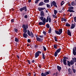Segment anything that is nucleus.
Segmentation results:
<instances>
[{
	"label": "nucleus",
	"instance_id": "1",
	"mask_svg": "<svg viewBox=\"0 0 76 76\" xmlns=\"http://www.w3.org/2000/svg\"><path fill=\"white\" fill-rule=\"evenodd\" d=\"M46 21V19H45V18H44L42 20L43 23L42 22H40L39 23V25H45Z\"/></svg>",
	"mask_w": 76,
	"mask_h": 76
},
{
	"label": "nucleus",
	"instance_id": "2",
	"mask_svg": "<svg viewBox=\"0 0 76 76\" xmlns=\"http://www.w3.org/2000/svg\"><path fill=\"white\" fill-rule=\"evenodd\" d=\"M27 34H28L29 36H30L32 38H33L34 37L33 33H32V32H30L28 30H27Z\"/></svg>",
	"mask_w": 76,
	"mask_h": 76
},
{
	"label": "nucleus",
	"instance_id": "3",
	"mask_svg": "<svg viewBox=\"0 0 76 76\" xmlns=\"http://www.w3.org/2000/svg\"><path fill=\"white\" fill-rule=\"evenodd\" d=\"M55 33L57 34L58 35H61V34L62 33V29H60L58 31H55Z\"/></svg>",
	"mask_w": 76,
	"mask_h": 76
},
{
	"label": "nucleus",
	"instance_id": "4",
	"mask_svg": "<svg viewBox=\"0 0 76 76\" xmlns=\"http://www.w3.org/2000/svg\"><path fill=\"white\" fill-rule=\"evenodd\" d=\"M25 10V12H26L27 11V9H26V7H24L23 8H21L20 9V12H22L23 10Z\"/></svg>",
	"mask_w": 76,
	"mask_h": 76
},
{
	"label": "nucleus",
	"instance_id": "5",
	"mask_svg": "<svg viewBox=\"0 0 76 76\" xmlns=\"http://www.w3.org/2000/svg\"><path fill=\"white\" fill-rule=\"evenodd\" d=\"M22 28L23 29H27L28 28V26L27 25L23 24V25Z\"/></svg>",
	"mask_w": 76,
	"mask_h": 76
},
{
	"label": "nucleus",
	"instance_id": "6",
	"mask_svg": "<svg viewBox=\"0 0 76 76\" xmlns=\"http://www.w3.org/2000/svg\"><path fill=\"white\" fill-rule=\"evenodd\" d=\"M73 53L74 56L76 55V47L73 49Z\"/></svg>",
	"mask_w": 76,
	"mask_h": 76
},
{
	"label": "nucleus",
	"instance_id": "7",
	"mask_svg": "<svg viewBox=\"0 0 76 76\" xmlns=\"http://www.w3.org/2000/svg\"><path fill=\"white\" fill-rule=\"evenodd\" d=\"M36 39L37 41H42L43 40V39H41L39 37H37V36H36Z\"/></svg>",
	"mask_w": 76,
	"mask_h": 76
},
{
	"label": "nucleus",
	"instance_id": "8",
	"mask_svg": "<svg viewBox=\"0 0 76 76\" xmlns=\"http://www.w3.org/2000/svg\"><path fill=\"white\" fill-rule=\"evenodd\" d=\"M38 10L40 12H41V10H43L44 9H45V8H41V7H39L38 8Z\"/></svg>",
	"mask_w": 76,
	"mask_h": 76
},
{
	"label": "nucleus",
	"instance_id": "9",
	"mask_svg": "<svg viewBox=\"0 0 76 76\" xmlns=\"http://www.w3.org/2000/svg\"><path fill=\"white\" fill-rule=\"evenodd\" d=\"M66 61H67V60L65 59H63V63L65 65H67V63L66 62Z\"/></svg>",
	"mask_w": 76,
	"mask_h": 76
},
{
	"label": "nucleus",
	"instance_id": "10",
	"mask_svg": "<svg viewBox=\"0 0 76 76\" xmlns=\"http://www.w3.org/2000/svg\"><path fill=\"white\" fill-rule=\"evenodd\" d=\"M23 37H24V38H27V37H28V34H26V33H24L23 34Z\"/></svg>",
	"mask_w": 76,
	"mask_h": 76
},
{
	"label": "nucleus",
	"instance_id": "11",
	"mask_svg": "<svg viewBox=\"0 0 76 76\" xmlns=\"http://www.w3.org/2000/svg\"><path fill=\"white\" fill-rule=\"evenodd\" d=\"M67 34L69 36H72V35L71 34V32L69 30H68L67 31Z\"/></svg>",
	"mask_w": 76,
	"mask_h": 76
},
{
	"label": "nucleus",
	"instance_id": "12",
	"mask_svg": "<svg viewBox=\"0 0 76 76\" xmlns=\"http://www.w3.org/2000/svg\"><path fill=\"white\" fill-rule=\"evenodd\" d=\"M52 4L53 5V6H54L56 7H57V6L56 5V2L55 1H53L52 2Z\"/></svg>",
	"mask_w": 76,
	"mask_h": 76
},
{
	"label": "nucleus",
	"instance_id": "13",
	"mask_svg": "<svg viewBox=\"0 0 76 76\" xmlns=\"http://www.w3.org/2000/svg\"><path fill=\"white\" fill-rule=\"evenodd\" d=\"M75 25L73 24H72L71 27V29H73V28H75Z\"/></svg>",
	"mask_w": 76,
	"mask_h": 76
},
{
	"label": "nucleus",
	"instance_id": "14",
	"mask_svg": "<svg viewBox=\"0 0 76 76\" xmlns=\"http://www.w3.org/2000/svg\"><path fill=\"white\" fill-rule=\"evenodd\" d=\"M39 55V53H38L37 52H36L35 54V58H37V57H38Z\"/></svg>",
	"mask_w": 76,
	"mask_h": 76
},
{
	"label": "nucleus",
	"instance_id": "15",
	"mask_svg": "<svg viewBox=\"0 0 76 76\" xmlns=\"http://www.w3.org/2000/svg\"><path fill=\"white\" fill-rule=\"evenodd\" d=\"M44 4V3L42 2H41L40 3H39V6H43Z\"/></svg>",
	"mask_w": 76,
	"mask_h": 76
},
{
	"label": "nucleus",
	"instance_id": "16",
	"mask_svg": "<svg viewBox=\"0 0 76 76\" xmlns=\"http://www.w3.org/2000/svg\"><path fill=\"white\" fill-rule=\"evenodd\" d=\"M57 68L58 71H60V70H61V67L59 66H57Z\"/></svg>",
	"mask_w": 76,
	"mask_h": 76
},
{
	"label": "nucleus",
	"instance_id": "17",
	"mask_svg": "<svg viewBox=\"0 0 76 76\" xmlns=\"http://www.w3.org/2000/svg\"><path fill=\"white\" fill-rule=\"evenodd\" d=\"M41 16H44V11H42L40 12Z\"/></svg>",
	"mask_w": 76,
	"mask_h": 76
},
{
	"label": "nucleus",
	"instance_id": "18",
	"mask_svg": "<svg viewBox=\"0 0 76 76\" xmlns=\"http://www.w3.org/2000/svg\"><path fill=\"white\" fill-rule=\"evenodd\" d=\"M67 63L68 66H70V65H71L70 61V62L69 61H67Z\"/></svg>",
	"mask_w": 76,
	"mask_h": 76
},
{
	"label": "nucleus",
	"instance_id": "19",
	"mask_svg": "<svg viewBox=\"0 0 76 76\" xmlns=\"http://www.w3.org/2000/svg\"><path fill=\"white\" fill-rule=\"evenodd\" d=\"M61 51V48H60L56 50V53H58L59 52H60Z\"/></svg>",
	"mask_w": 76,
	"mask_h": 76
},
{
	"label": "nucleus",
	"instance_id": "20",
	"mask_svg": "<svg viewBox=\"0 0 76 76\" xmlns=\"http://www.w3.org/2000/svg\"><path fill=\"white\" fill-rule=\"evenodd\" d=\"M58 13V11L56 10H54V14L55 15H56V14Z\"/></svg>",
	"mask_w": 76,
	"mask_h": 76
},
{
	"label": "nucleus",
	"instance_id": "21",
	"mask_svg": "<svg viewBox=\"0 0 76 76\" xmlns=\"http://www.w3.org/2000/svg\"><path fill=\"white\" fill-rule=\"evenodd\" d=\"M63 21H64V22H66V19L64 18H62L61 19V21L63 22Z\"/></svg>",
	"mask_w": 76,
	"mask_h": 76
},
{
	"label": "nucleus",
	"instance_id": "22",
	"mask_svg": "<svg viewBox=\"0 0 76 76\" xmlns=\"http://www.w3.org/2000/svg\"><path fill=\"white\" fill-rule=\"evenodd\" d=\"M51 27H50V29L48 31V33H49V34H50L51 32Z\"/></svg>",
	"mask_w": 76,
	"mask_h": 76
},
{
	"label": "nucleus",
	"instance_id": "23",
	"mask_svg": "<svg viewBox=\"0 0 76 76\" xmlns=\"http://www.w3.org/2000/svg\"><path fill=\"white\" fill-rule=\"evenodd\" d=\"M27 29H23V32H24V33H26L27 32Z\"/></svg>",
	"mask_w": 76,
	"mask_h": 76
},
{
	"label": "nucleus",
	"instance_id": "24",
	"mask_svg": "<svg viewBox=\"0 0 76 76\" xmlns=\"http://www.w3.org/2000/svg\"><path fill=\"white\" fill-rule=\"evenodd\" d=\"M39 18L40 20H41L42 21L43 20V19H44V17H43V16H42L41 17Z\"/></svg>",
	"mask_w": 76,
	"mask_h": 76
},
{
	"label": "nucleus",
	"instance_id": "25",
	"mask_svg": "<svg viewBox=\"0 0 76 76\" xmlns=\"http://www.w3.org/2000/svg\"><path fill=\"white\" fill-rule=\"evenodd\" d=\"M58 53L56 52L55 53V54H54V56H55V57H57V55H58Z\"/></svg>",
	"mask_w": 76,
	"mask_h": 76
},
{
	"label": "nucleus",
	"instance_id": "26",
	"mask_svg": "<svg viewBox=\"0 0 76 76\" xmlns=\"http://www.w3.org/2000/svg\"><path fill=\"white\" fill-rule=\"evenodd\" d=\"M70 70H71V69H70L69 68L68 69V71L69 72V74H71V75H72V72H70Z\"/></svg>",
	"mask_w": 76,
	"mask_h": 76
},
{
	"label": "nucleus",
	"instance_id": "27",
	"mask_svg": "<svg viewBox=\"0 0 76 76\" xmlns=\"http://www.w3.org/2000/svg\"><path fill=\"white\" fill-rule=\"evenodd\" d=\"M41 75L42 76H46V74H45V73H42Z\"/></svg>",
	"mask_w": 76,
	"mask_h": 76
},
{
	"label": "nucleus",
	"instance_id": "28",
	"mask_svg": "<svg viewBox=\"0 0 76 76\" xmlns=\"http://www.w3.org/2000/svg\"><path fill=\"white\" fill-rule=\"evenodd\" d=\"M72 60L74 62L76 63V58H72Z\"/></svg>",
	"mask_w": 76,
	"mask_h": 76
},
{
	"label": "nucleus",
	"instance_id": "29",
	"mask_svg": "<svg viewBox=\"0 0 76 76\" xmlns=\"http://www.w3.org/2000/svg\"><path fill=\"white\" fill-rule=\"evenodd\" d=\"M42 58L44 60L45 59V55H44V53H42Z\"/></svg>",
	"mask_w": 76,
	"mask_h": 76
},
{
	"label": "nucleus",
	"instance_id": "30",
	"mask_svg": "<svg viewBox=\"0 0 76 76\" xmlns=\"http://www.w3.org/2000/svg\"><path fill=\"white\" fill-rule=\"evenodd\" d=\"M54 47L55 49H57V45H54Z\"/></svg>",
	"mask_w": 76,
	"mask_h": 76
},
{
	"label": "nucleus",
	"instance_id": "31",
	"mask_svg": "<svg viewBox=\"0 0 76 76\" xmlns=\"http://www.w3.org/2000/svg\"><path fill=\"white\" fill-rule=\"evenodd\" d=\"M70 63H71V65H72L73 64H74V62H73V61L71 60L70 61Z\"/></svg>",
	"mask_w": 76,
	"mask_h": 76
},
{
	"label": "nucleus",
	"instance_id": "32",
	"mask_svg": "<svg viewBox=\"0 0 76 76\" xmlns=\"http://www.w3.org/2000/svg\"><path fill=\"white\" fill-rule=\"evenodd\" d=\"M71 5H72V6H75V2H72L71 3Z\"/></svg>",
	"mask_w": 76,
	"mask_h": 76
},
{
	"label": "nucleus",
	"instance_id": "33",
	"mask_svg": "<svg viewBox=\"0 0 76 76\" xmlns=\"http://www.w3.org/2000/svg\"><path fill=\"white\" fill-rule=\"evenodd\" d=\"M44 1L45 3H48L49 0H44Z\"/></svg>",
	"mask_w": 76,
	"mask_h": 76
},
{
	"label": "nucleus",
	"instance_id": "34",
	"mask_svg": "<svg viewBox=\"0 0 76 76\" xmlns=\"http://www.w3.org/2000/svg\"><path fill=\"white\" fill-rule=\"evenodd\" d=\"M43 50L44 51H46V50H47V49H46V48L44 46H43Z\"/></svg>",
	"mask_w": 76,
	"mask_h": 76
},
{
	"label": "nucleus",
	"instance_id": "35",
	"mask_svg": "<svg viewBox=\"0 0 76 76\" xmlns=\"http://www.w3.org/2000/svg\"><path fill=\"white\" fill-rule=\"evenodd\" d=\"M68 11H69V12H74V11L70 10V9H69L68 10Z\"/></svg>",
	"mask_w": 76,
	"mask_h": 76
},
{
	"label": "nucleus",
	"instance_id": "36",
	"mask_svg": "<svg viewBox=\"0 0 76 76\" xmlns=\"http://www.w3.org/2000/svg\"><path fill=\"white\" fill-rule=\"evenodd\" d=\"M69 9H71L72 10H73V7H69Z\"/></svg>",
	"mask_w": 76,
	"mask_h": 76
},
{
	"label": "nucleus",
	"instance_id": "37",
	"mask_svg": "<svg viewBox=\"0 0 76 76\" xmlns=\"http://www.w3.org/2000/svg\"><path fill=\"white\" fill-rule=\"evenodd\" d=\"M45 74H46V75H49V74H50V72H45Z\"/></svg>",
	"mask_w": 76,
	"mask_h": 76
},
{
	"label": "nucleus",
	"instance_id": "38",
	"mask_svg": "<svg viewBox=\"0 0 76 76\" xmlns=\"http://www.w3.org/2000/svg\"><path fill=\"white\" fill-rule=\"evenodd\" d=\"M39 0H36L35 1V3H36V4H37Z\"/></svg>",
	"mask_w": 76,
	"mask_h": 76
},
{
	"label": "nucleus",
	"instance_id": "39",
	"mask_svg": "<svg viewBox=\"0 0 76 76\" xmlns=\"http://www.w3.org/2000/svg\"><path fill=\"white\" fill-rule=\"evenodd\" d=\"M15 41H16V42H18V41H19V40H18V39L16 38H15Z\"/></svg>",
	"mask_w": 76,
	"mask_h": 76
},
{
	"label": "nucleus",
	"instance_id": "40",
	"mask_svg": "<svg viewBox=\"0 0 76 76\" xmlns=\"http://www.w3.org/2000/svg\"><path fill=\"white\" fill-rule=\"evenodd\" d=\"M66 26H70V25L69 23H67L66 24Z\"/></svg>",
	"mask_w": 76,
	"mask_h": 76
},
{
	"label": "nucleus",
	"instance_id": "41",
	"mask_svg": "<svg viewBox=\"0 0 76 76\" xmlns=\"http://www.w3.org/2000/svg\"><path fill=\"white\" fill-rule=\"evenodd\" d=\"M74 21L75 22H76V17H74Z\"/></svg>",
	"mask_w": 76,
	"mask_h": 76
},
{
	"label": "nucleus",
	"instance_id": "42",
	"mask_svg": "<svg viewBox=\"0 0 76 76\" xmlns=\"http://www.w3.org/2000/svg\"><path fill=\"white\" fill-rule=\"evenodd\" d=\"M49 22H51V19L50 18H49Z\"/></svg>",
	"mask_w": 76,
	"mask_h": 76
},
{
	"label": "nucleus",
	"instance_id": "43",
	"mask_svg": "<svg viewBox=\"0 0 76 76\" xmlns=\"http://www.w3.org/2000/svg\"><path fill=\"white\" fill-rule=\"evenodd\" d=\"M46 26L48 28H50V26L49 25V24H47L46 25Z\"/></svg>",
	"mask_w": 76,
	"mask_h": 76
},
{
	"label": "nucleus",
	"instance_id": "44",
	"mask_svg": "<svg viewBox=\"0 0 76 76\" xmlns=\"http://www.w3.org/2000/svg\"><path fill=\"white\" fill-rule=\"evenodd\" d=\"M54 38L55 41H56V42H57V37H54Z\"/></svg>",
	"mask_w": 76,
	"mask_h": 76
},
{
	"label": "nucleus",
	"instance_id": "45",
	"mask_svg": "<svg viewBox=\"0 0 76 76\" xmlns=\"http://www.w3.org/2000/svg\"><path fill=\"white\" fill-rule=\"evenodd\" d=\"M47 6L48 8L50 7V5L48 4H47Z\"/></svg>",
	"mask_w": 76,
	"mask_h": 76
},
{
	"label": "nucleus",
	"instance_id": "46",
	"mask_svg": "<svg viewBox=\"0 0 76 76\" xmlns=\"http://www.w3.org/2000/svg\"><path fill=\"white\" fill-rule=\"evenodd\" d=\"M48 22V17L46 20V22Z\"/></svg>",
	"mask_w": 76,
	"mask_h": 76
},
{
	"label": "nucleus",
	"instance_id": "47",
	"mask_svg": "<svg viewBox=\"0 0 76 76\" xmlns=\"http://www.w3.org/2000/svg\"><path fill=\"white\" fill-rule=\"evenodd\" d=\"M53 16L54 18H56V15H53Z\"/></svg>",
	"mask_w": 76,
	"mask_h": 76
},
{
	"label": "nucleus",
	"instance_id": "48",
	"mask_svg": "<svg viewBox=\"0 0 76 76\" xmlns=\"http://www.w3.org/2000/svg\"><path fill=\"white\" fill-rule=\"evenodd\" d=\"M37 53H38V54H41V52L40 51H37Z\"/></svg>",
	"mask_w": 76,
	"mask_h": 76
},
{
	"label": "nucleus",
	"instance_id": "49",
	"mask_svg": "<svg viewBox=\"0 0 76 76\" xmlns=\"http://www.w3.org/2000/svg\"><path fill=\"white\" fill-rule=\"evenodd\" d=\"M43 33L44 34L45 36V35H46V32H45V31H43Z\"/></svg>",
	"mask_w": 76,
	"mask_h": 76
},
{
	"label": "nucleus",
	"instance_id": "50",
	"mask_svg": "<svg viewBox=\"0 0 76 76\" xmlns=\"http://www.w3.org/2000/svg\"><path fill=\"white\" fill-rule=\"evenodd\" d=\"M24 18L25 19H27V18H28V16L26 15H25L24 16Z\"/></svg>",
	"mask_w": 76,
	"mask_h": 76
},
{
	"label": "nucleus",
	"instance_id": "51",
	"mask_svg": "<svg viewBox=\"0 0 76 76\" xmlns=\"http://www.w3.org/2000/svg\"><path fill=\"white\" fill-rule=\"evenodd\" d=\"M27 62H28V64H31V63L30 62V61H29V60H28L27 61Z\"/></svg>",
	"mask_w": 76,
	"mask_h": 76
},
{
	"label": "nucleus",
	"instance_id": "52",
	"mask_svg": "<svg viewBox=\"0 0 76 76\" xmlns=\"http://www.w3.org/2000/svg\"><path fill=\"white\" fill-rule=\"evenodd\" d=\"M28 42H31V40H30V39H28L27 40Z\"/></svg>",
	"mask_w": 76,
	"mask_h": 76
},
{
	"label": "nucleus",
	"instance_id": "53",
	"mask_svg": "<svg viewBox=\"0 0 76 76\" xmlns=\"http://www.w3.org/2000/svg\"><path fill=\"white\" fill-rule=\"evenodd\" d=\"M18 29H16L15 30V32H18Z\"/></svg>",
	"mask_w": 76,
	"mask_h": 76
},
{
	"label": "nucleus",
	"instance_id": "54",
	"mask_svg": "<svg viewBox=\"0 0 76 76\" xmlns=\"http://www.w3.org/2000/svg\"><path fill=\"white\" fill-rule=\"evenodd\" d=\"M73 71L74 73H76V70H75V69H73Z\"/></svg>",
	"mask_w": 76,
	"mask_h": 76
},
{
	"label": "nucleus",
	"instance_id": "55",
	"mask_svg": "<svg viewBox=\"0 0 76 76\" xmlns=\"http://www.w3.org/2000/svg\"><path fill=\"white\" fill-rule=\"evenodd\" d=\"M64 59H68V58L67 57H64Z\"/></svg>",
	"mask_w": 76,
	"mask_h": 76
},
{
	"label": "nucleus",
	"instance_id": "56",
	"mask_svg": "<svg viewBox=\"0 0 76 76\" xmlns=\"http://www.w3.org/2000/svg\"><path fill=\"white\" fill-rule=\"evenodd\" d=\"M64 4V2L63 3H61V6H63V4Z\"/></svg>",
	"mask_w": 76,
	"mask_h": 76
},
{
	"label": "nucleus",
	"instance_id": "57",
	"mask_svg": "<svg viewBox=\"0 0 76 76\" xmlns=\"http://www.w3.org/2000/svg\"><path fill=\"white\" fill-rule=\"evenodd\" d=\"M39 37H40V38H43L44 37V36H39Z\"/></svg>",
	"mask_w": 76,
	"mask_h": 76
},
{
	"label": "nucleus",
	"instance_id": "58",
	"mask_svg": "<svg viewBox=\"0 0 76 76\" xmlns=\"http://www.w3.org/2000/svg\"><path fill=\"white\" fill-rule=\"evenodd\" d=\"M11 22H14V19H12L11 20Z\"/></svg>",
	"mask_w": 76,
	"mask_h": 76
},
{
	"label": "nucleus",
	"instance_id": "59",
	"mask_svg": "<svg viewBox=\"0 0 76 76\" xmlns=\"http://www.w3.org/2000/svg\"><path fill=\"white\" fill-rule=\"evenodd\" d=\"M62 11L61 10V11H58V12H59V13H62Z\"/></svg>",
	"mask_w": 76,
	"mask_h": 76
},
{
	"label": "nucleus",
	"instance_id": "60",
	"mask_svg": "<svg viewBox=\"0 0 76 76\" xmlns=\"http://www.w3.org/2000/svg\"><path fill=\"white\" fill-rule=\"evenodd\" d=\"M34 47L35 48H37L38 47V45H35Z\"/></svg>",
	"mask_w": 76,
	"mask_h": 76
},
{
	"label": "nucleus",
	"instance_id": "61",
	"mask_svg": "<svg viewBox=\"0 0 76 76\" xmlns=\"http://www.w3.org/2000/svg\"><path fill=\"white\" fill-rule=\"evenodd\" d=\"M31 2V0H28V3H30Z\"/></svg>",
	"mask_w": 76,
	"mask_h": 76
},
{
	"label": "nucleus",
	"instance_id": "62",
	"mask_svg": "<svg viewBox=\"0 0 76 76\" xmlns=\"http://www.w3.org/2000/svg\"><path fill=\"white\" fill-rule=\"evenodd\" d=\"M32 63H34L35 62V61L34 60H32Z\"/></svg>",
	"mask_w": 76,
	"mask_h": 76
},
{
	"label": "nucleus",
	"instance_id": "63",
	"mask_svg": "<svg viewBox=\"0 0 76 76\" xmlns=\"http://www.w3.org/2000/svg\"><path fill=\"white\" fill-rule=\"evenodd\" d=\"M17 57L18 58H19V56H17Z\"/></svg>",
	"mask_w": 76,
	"mask_h": 76
},
{
	"label": "nucleus",
	"instance_id": "64",
	"mask_svg": "<svg viewBox=\"0 0 76 76\" xmlns=\"http://www.w3.org/2000/svg\"><path fill=\"white\" fill-rule=\"evenodd\" d=\"M64 3V1H62L61 2V3Z\"/></svg>",
	"mask_w": 76,
	"mask_h": 76
}]
</instances>
